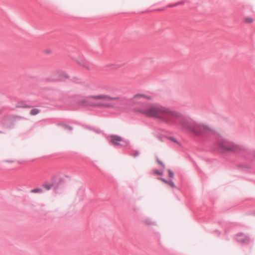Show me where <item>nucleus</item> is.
Masks as SVG:
<instances>
[{
  "label": "nucleus",
  "instance_id": "1",
  "mask_svg": "<svg viewBox=\"0 0 255 255\" xmlns=\"http://www.w3.org/2000/svg\"><path fill=\"white\" fill-rule=\"evenodd\" d=\"M142 113L147 116L155 118L161 121L169 123L173 118H177L179 114L170 109L163 107L151 106L144 110Z\"/></svg>",
  "mask_w": 255,
  "mask_h": 255
},
{
  "label": "nucleus",
  "instance_id": "2",
  "mask_svg": "<svg viewBox=\"0 0 255 255\" xmlns=\"http://www.w3.org/2000/svg\"><path fill=\"white\" fill-rule=\"evenodd\" d=\"M183 128L184 130H190L196 134H200L210 129L209 127L204 125L189 124L187 123L183 124Z\"/></svg>",
  "mask_w": 255,
  "mask_h": 255
},
{
  "label": "nucleus",
  "instance_id": "3",
  "mask_svg": "<svg viewBox=\"0 0 255 255\" xmlns=\"http://www.w3.org/2000/svg\"><path fill=\"white\" fill-rule=\"evenodd\" d=\"M219 146L225 151L238 152L242 149L241 147L239 145L226 141L220 143Z\"/></svg>",
  "mask_w": 255,
  "mask_h": 255
},
{
  "label": "nucleus",
  "instance_id": "4",
  "mask_svg": "<svg viewBox=\"0 0 255 255\" xmlns=\"http://www.w3.org/2000/svg\"><path fill=\"white\" fill-rule=\"evenodd\" d=\"M91 98L95 100H102L103 101H118L120 100V97H112L108 95L101 94L96 96H92L90 97Z\"/></svg>",
  "mask_w": 255,
  "mask_h": 255
},
{
  "label": "nucleus",
  "instance_id": "5",
  "mask_svg": "<svg viewBox=\"0 0 255 255\" xmlns=\"http://www.w3.org/2000/svg\"><path fill=\"white\" fill-rule=\"evenodd\" d=\"M111 141L113 144L118 145L121 142H124L123 139L118 135H112L111 136Z\"/></svg>",
  "mask_w": 255,
  "mask_h": 255
},
{
  "label": "nucleus",
  "instance_id": "6",
  "mask_svg": "<svg viewBox=\"0 0 255 255\" xmlns=\"http://www.w3.org/2000/svg\"><path fill=\"white\" fill-rule=\"evenodd\" d=\"M142 99H150V98L149 97H148L147 96H146V95H144L143 94H136L133 97V99L135 100H140Z\"/></svg>",
  "mask_w": 255,
  "mask_h": 255
},
{
  "label": "nucleus",
  "instance_id": "7",
  "mask_svg": "<svg viewBox=\"0 0 255 255\" xmlns=\"http://www.w3.org/2000/svg\"><path fill=\"white\" fill-rule=\"evenodd\" d=\"M61 75L60 72H57L53 73L51 75V80L52 81H56L60 80L59 76Z\"/></svg>",
  "mask_w": 255,
  "mask_h": 255
},
{
  "label": "nucleus",
  "instance_id": "8",
  "mask_svg": "<svg viewBox=\"0 0 255 255\" xmlns=\"http://www.w3.org/2000/svg\"><path fill=\"white\" fill-rule=\"evenodd\" d=\"M143 222L146 225H153L154 224V222L150 218H145Z\"/></svg>",
  "mask_w": 255,
  "mask_h": 255
},
{
  "label": "nucleus",
  "instance_id": "9",
  "mask_svg": "<svg viewBox=\"0 0 255 255\" xmlns=\"http://www.w3.org/2000/svg\"><path fill=\"white\" fill-rule=\"evenodd\" d=\"M39 113V110L36 109H32L30 111V114L32 115H36Z\"/></svg>",
  "mask_w": 255,
  "mask_h": 255
},
{
  "label": "nucleus",
  "instance_id": "10",
  "mask_svg": "<svg viewBox=\"0 0 255 255\" xmlns=\"http://www.w3.org/2000/svg\"><path fill=\"white\" fill-rule=\"evenodd\" d=\"M253 21H254L253 19L250 17H246L245 19V21L247 23H252L253 22Z\"/></svg>",
  "mask_w": 255,
  "mask_h": 255
},
{
  "label": "nucleus",
  "instance_id": "11",
  "mask_svg": "<svg viewBox=\"0 0 255 255\" xmlns=\"http://www.w3.org/2000/svg\"><path fill=\"white\" fill-rule=\"evenodd\" d=\"M99 107H105V108H112V106L110 104H101L98 105Z\"/></svg>",
  "mask_w": 255,
  "mask_h": 255
},
{
  "label": "nucleus",
  "instance_id": "12",
  "mask_svg": "<svg viewBox=\"0 0 255 255\" xmlns=\"http://www.w3.org/2000/svg\"><path fill=\"white\" fill-rule=\"evenodd\" d=\"M32 193H41L42 192V190L39 188H36L33 189L31 191Z\"/></svg>",
  "mask_w": 255,
  "mask_h": 255
},
{
  "label": "nucleus",
  "instance_id": "13",
  "mask_svg": "<svg viewBox=\"0 0 255 255\" xmlns=\"http://www.w3.org/2000/svg\"><path fill=\"white\" fill-rule=\"evenodd\" d=\"M153 172H154V174H157V175H160L162 174V172L159 171L157 170H154L153 171Z\"/></svg>",
  "mask_w": 255,
  "mask_h": 255
},
{
  "label": "nucleus",
  "instance_id": "14",
  "mask_svg": "<svg viewBox=\"0 0 255 255\" xmlns=\"http://www.w3.org/2000/svg\"><path fill=\"white\" fill-rule=\"evenodd\" d=\"M168 174L170 177H173L174 175L173 172L170 170H168Z\"/></svg>",
  "mask_w": 255,
  "mask_h": 255
},
{
  "label": "nucleus",
  "instance_id": "15",
  "mask_svg": "<svg viewBox=\"0 0 255 255\" xmlns=\"http://www.w3.org/2000/svg\"><path fill=\"white\" fill-rule=\"evenodd\" d=\"M160 180H161V181H162L163 182H165V183H167V182L163 178H159Z\"/></svg>",
  "mask_w": 255,
  "mask_h": 255
},
{
  "label": "nucleus",
  "instance_id": "16",
  "mask_svg": "<svg viewBox=\"0 0 255 255\" xmlns=\"http://www.w3.org/2000/svg\"><path fill=\"white\" fill-rule=\"evenodd\" d=\"M169 184L171 186H173V187H174V183H173L172 181H171V182H169Z\"/></svg>",
  "mask_w": 255,
  "mask_h": 255
},
{
  "label": "nucleus",
  "instance_id": "17",
  "mask_svg": "<svg viewBox=\"0 0 255 255\" xmlns=\"http://www.w3.org/2000/svg\"><path fill=\"white\" fill-rule=\"evenodd\" d=\"M171 140H172L173 141L175 142H177V141L175 139L173 138H171Z\"/></svg>",
  "mask_w": 255,
  "mask_h": 255
},
{
  "label": "nucleus",
  "instance_id": "18",
  "mask_svg": "<svg viewBox=\"0 0 255 255\" xmlns=\"http://www.w3.org/2000/svg\"><path fill=\"white\" fill-rule=\"evenodd\" d=\"M158 163L161 165L163 167H164V165L160 161H158Z\"/></svg>",
  "mask_w": 255,
  "mask_h": 255
},
{
  "label": "nucleus",
  "instance_id": "19",
  "mask_svg": "<svg viewBox=\"0 0 255 255\" xmlns=\"http://www.w3.org/2000/svg\"><path fill=\"white\" fill-rule=\"evenodd\" d=\"M2 109L1 108H0V114H1V113L2 112Z\"/></svg>",
  "mask_w": 255,
  "mask_h": 255
}]
</instances>
